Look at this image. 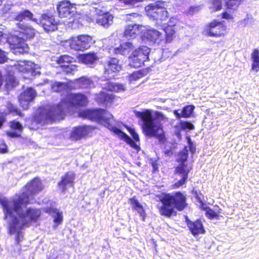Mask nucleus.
I'll use <instances>...</instances> for the list:
<instances>
[{"label": "nucleus", "mask_w": 259, "mask_h": 259, "mask_svg": "<svg viewBox=\"0 0 259 259\" xmlns=\"http://www.w3.org/2000/svg\"><path fill=\"white\" fill-rule=\"evenodd\" d=\"M23 196L14 201H8L6 197L0 198L4 219L8 217L11 218L9 223V230L10 234L17 233L16 241L17 244L22 239L21 230L24 227H29L32 223L36 222L41 215V211L39 209L31 207L26 209L22 208V204L28 202L27 198L23 199Z\"/></svg>", "instance_id": "obj_1"}, {"label": "nucleus", "mask_w": 259, "mask_h": 259, "mask_svg": "<svg viewBox=\"0 0 259 259\" xmlns=\"http://www.w3.org/2000/svg\"><path fill=\"white\" fill-rule=\"evenodd\" d=\"M80 115L83 118L102 123L117 136L118 138L130 145L132 148L138 151L140 150V147L137 144V142L140 141V138L135 129L131 127L128 129V132L133 138L132 139L126 133L117 127V121L114 119L112 114L106 110L101 108L87 109L81 112Z\"/></svg>", "instance_id": "obj_2"}, {"label": "nucleus", "mask_w": 259, "mask_h": 259, "mask_svg": "<svg viewBox=\"0 0 259 259\" xmlns=\"http://www.w3.org/2000/svg\"><path fill=\"white\" fill-rule=\"evenodd\" d=\"M135 113L142 122V127L146 136L150 138L159 137V131L162 130L161 121L164 118L161 112L156 111L153 113L147 109L142 112L135 111Z\"/></svg>", "instance_id": "obj_3"}, {"label": "nucleus", "mask_w": 259, "mask_h": 259, "mask_svg": "<svg viewBox=\"0 0 259 259\" xmlns=\"http://www.w3.org/2000/svg\"><path fill=\"white\" fill-rule=\"evenodd\" d=\"M186 197L181 192L167 193L161 199L162 205L159 208V213L166 218H170L177 214L175 209L183 210L187 205Z\"/></svg>", "instance_id": "obj_4"}, {"label": "nucleus", "mask_w": 259, "mask_h": 259, "mask_svg": "<svg viewBox=\"0 0 259 259\" xmlns=\"http://www.w3.org/2000/svg\"><path fill=\"white\" fill-rule=\"evenodd\" d=\"M188 157V149L185 146L177 155L176 161L180 164L176 167L175 174L176 180L178 181L175 183L173 187L174 188H178L185 184L188 178V174L191 168L187 167V161Z\"/></svg>", "instance_id": "obj_5"}, {"label": "nucleus", "mask_w": 259, "mask_h": 259, "mask_svg": "<svg viewBox=\"0 0 259 259\" xmlns=\"http://www.w3.org/2000/svg\"><path fill=\"white\" fill-rule=\"evenodd\" d=\"M64 115V108L62 104L40 109L34 116V120L39 124H44L49 121L62 118Z\"/></svg>", "instance_id": "obj_6"}, {"label": "nucleus", "mask_w": 259, "mask_h": 259, "mask_svg": "<svg viewBox=\"0 0 259 259\" xmlns=\"http://www.w3.org/2000/svg\"><path fill=\"white\" fill-rule=\"evenodd\" d=\"M150 49L146 46H141L135 49L128 56V65L133 68H139L148 61Z\"/></svg>", "instance_id": "obj_7"}, {"label": "nucleus", "mask_w": 259, "mask_h": 259, "mask_svg": "<svg viewBox=\"0 0 259 259\" xmlns=\"http://www.w3.org/2000/svg\"><path fill=\"white\" fill-rule=\"evenodd\" d=\"M145 12L149 18L154 21L156 25H160L163 21L168 18V12L166 9L159 7L158 4H150L145 8Z\"/></svg>", "instance_id": "obj_8"}, {"label": "nucleus", "mask_w": 259, "mask_h": 259, "mask_svg": "<svg viewBox=\"0 0 259 259\" xmlns=\"http://www.w3.org/2000/svg\"><path fill=\"white\" fill-rule=\"evenodd\" d=\"M42 189V187L39 179L36 178L33 179L30 183L26 185L25 190L18 195L17 198H13L12 199H8V201L16 200L20 198L21 196L23 195L22 196L23 198V199L27 198L28 199V202L23 203L22 204V208H23V209H26L27 208L26 207L27 205L30 203V197L40 192Z\"/></svg>", "instance_id": "obj_9"}, {"label": "nucleus", "mask_w": 259, "mask_h": 259, "mask_svg": "<svg viewBox=\"0 0 259 259\" xmlns=\"http://www.w3.org/2000/svg\"><path fill=\"white\" fill-rule=\"evenodd\" d=\"M8 45L12 52L16 55L23 54L27 52L28 45L25 42V38L18 35H10L9 36Z\"/></svg>", "instance_id": "obj_10"}, {"label": "nucleus", "mask_w": 259, "mask_h": 259, "mask_svg": "<svg viewBox=\"0 0 259 259\" xmlns=\"http://www.w3.org/2000/svg\"><path fill=\"white\" fill-rule=\"evenodd\" d=\"M92 37L88 35H80L73 37L70 40V46L76 51H84L89 49L92 45Z\"/></svg>", "instance_id": "obj_11"}, {"label": "nucleus", "mask_w": 259, "mask_h": 259, "mask_svg": "<svg viewBox=\"0 0 259 259\" xmlns=\"http://www.w3.org/2000/svg\"><path fill=\"white\" fill-rule=\"evenodd\" d=\"M40 23L47 32H52L58 29V21L51 13L43 14L39 19Z\"/></svg>", "instance_id": "obj_12"}, {"label": "nucleus", "mask_w": 259, "mask_h": 259, "mask_svg": "<svg viewBox=\"0 0 259 259\" xmlns=\"http://www.w3.org/2000/svg\"><path fill=\"white\" fill-rule=\"evenodd\" d=\"M59 16L61 18H71L75 13L76 9L69 1L60 2L57 5Z\"/></svg>", "instance_id": "obj_13"}, {"label": "nucleus", "mask_w": 259, "mask_h": 259, "mask_svg": "<svg viewBox=\"0 0 259 259\" xmlns=\"http://www.w3.org/2000/svg\"><path fill=\"white\" fill-rule=\"evenodd\" d=\"M36 95V91L33 88H27L19 96V101L21 106L24 110L27 109L29 108V103L34 100Z\"/></svg>", "instance_id": "obj_14"}, {"label": "nucleus", "mask_w": 259, "mask_h": 259, "mask_svg": "<svg viewBox=\"0 0 259 259\" xmlns=\"http://www.w3.org/2000/svg\"><path fill=\"white\" fill-rule=\"evenodd\" d=\"M104 67L105 74L107 75L110 78L114 76L113 75H110L111 73L118 72L121 69L119 59L114 57L109 58L105 62Z\"/></svg>", "instance_id": "obj_15"}, {"label": "nucleus", "mask_w": 259, "mask_h": 259, "mask_svg": "<svg viewBox=\"0 0 259 259\" xmlns=\"http://www.w3.org/2000/svg\"><path fill=\"white\" fill-rule=\"evenodd\" d=\"M67 101L70 107L84 106L88 103V99L82 94H72L68 96Z\"/></svg>", "instance_id": "obj_16"}, {"label": "nucleus", "mask_w": 259, "mask_h": 259, "mask_svg": "<svg viewBox=\"0 0 259 259\" xmlns=\"http://www.w3.org/2000/svg\"><path fill=\"white\" fill-rule=\"evenodd\" d=\"M225 29V26L219 21H214L209 24V26L205 30L206 34L212 37H220Z\"/></svg>", "instance_id": "obj_17"}, {"label": "nucleus", "mask_w": 259, "mask_h": 259, "mask_svg": "<svg viewBox=\"0 0 259 259\" xmlns=\"http://www.w3.org/2000/svg\"><path fill=\"white\" fill-rule=\"evenodd\" d=\"M75 174L71 171L67 172L61 177V180L58 184L62 193H65L67 187H72L74 184Z\"/></svg>", "instance_id": "obj_18"}, {"label": "nucleus", "mask_w": 259, "mask_h": 259, "mask_svg": "<svg viewBox=\"0 0 259 259\" xmlns=\"http://www.w3.org/2000/svg\"><path fill=\"white\" fill-rule=\"evenodd\" d=\"M100 84L103 90L114 92H123L125 90V88L122 84L113 82L108 79L101 80Z\"/></svg>", "instance_id": "obj_19"}, {"label": "nucleus", "mask_w": 259, "mask_h": 259, "mask_svg": "<svg viewBox=\"0 0 259 259\" xmlns=\"http://www.w3.org/2000/svg\"><path fill=\"white\" fill-rule=\"evenodd\" d=\"M18 28L20 29L19 34L21 37L26 39H31L35 35V30L24 22H18L16 24Z\"/></svg>", "instance_id": "obj_20"}, {"label": "nucleus", "mask_w": 259, "mask_h": 259, "mask_svg": "<svg viewBox=\"0 0 259 259\" xmlns=\"http://www.w3.org/2000/svg\"><path fill=\"white\" fill-rule=\"evenodd\" d=\"M14 19L19 22H23V20L31 21L36 24H39V19L36 18L34 15L29 10L24 9L18 12Z\"/></svg>", "instance_id": "obj_21"}, {"label": "nucleus", "mask_w": 259, "mask_h": 259, "mask_svg": "<svg viewBox=\"0 0 259 259\" xmlns=\"http://www.w3.org/2000/svg\"><path fill=\"white\" fill-rule=\"evenodd\" d=\"M142 25L137 24H130L124 28L123 36L127 39L135 38L140 33Z\"/></svg>", "instance_id": "obj_22"}, {"label": "nucleus", "mask_w": 259, "mask_h": 259, "mask_svg": "<svg viewBox=\"0 0 259 259\" xmlns=\"http://www.w3.org/2000/svg\"><path fill=\"white\" fill-rule=\"evenodd\" d=\"M194 109L195 106L194 105H189L184 107L182 110H175L173 113L177 119L189 118L191 117L193 114Z\"/></svg>", "instance_id": "obj_23"}, {"label": "nucleus", "mask_w": 259, "mask_h": 259, "mask_svg": "<svg viewBox=\"0 0 259 259\" xmlns=\"http://www.w3.org/2000/svg\"><path fill=\"white\" fill-rule=\"evenodd\" d=\"M113 16L109 12L96 18V22L99 26L107 28L113 23Z\"/></svg>", "instance_id": "obj_24"}, {"label": "nucleus", "mask_w": 259, "mask_h": 259, "mask_svg": "<svg viewBox=\"0 0 259 259\" xmlns=\"http://www.w3.org/2000/svg\"><path fill=\"white\" fill-rule=\"evenodd\" d=\"M175 134L178 139H181V132L186 130H192L194 129V125L190 122L180 120L174 127Z\"/></svg>", "instance_id": "obj_25"}, {"label": "nucleus", "mask_w": 259, "mask_h": 259, "mask_svg": "<svg viewBox=\"0 0 259 259\" xmlns=\"http://www.w3.org/2000/svg\"><path fill=\"white\" fill-rule=\"evenodd\" d=\"M188 227L194 236L205 233L203 226L200 220H197L194 222H189V223H188Z\"/></svg>", "instance_id": "obj_26"}, {"label": "nucleus", "mask_w": 259, "mask_h": 259, "mask_svg": "<svg viewBox=\"0 0 259 259\" xmlns=\"http://www.w3.org/2000/svg\"><path fill=\"white\" fill-rule=\"evenodd\" d=\"M89 126L83 125L73 128L71 132V137L72 139L77 140L89 134Z\"/></svg>", "instance_id": "obj_27"}, {"label": "nucleus", "mask_w": 259, "mask_h": 259, "mask_svg": "<svg viewBox=\"0 0 259 259\" xmlns=\"http://www.w3.org/2000/svg\"><path fill=\"white\" fill-rule=\"evenodd\" d=\"M79 59L82 63L92 67V66L98 60V57L95 53L90 52L80 55Z\"/></svg>", "instance_id": "obj_28"}, {"label": "nucleus", "mask_w": 259, "mask_h": 259, "mask_svg": "<svg viewBox=\"0 0 259 259\" xmlns=\"http://www.w3.org/2000/svg\"><path fill=\"white\" fill-rule=\"evenodd\" d=\"M134 46L130 41H126L120 44L119 47L114 49V53L116 54L126 55L134 49Z\"/></svg>", "instance_id": "obj_29"}, {"label": "nucleus", "mask_w": 259, "mask_h": 259, "mask_svg": "<svg viewBox=\"0 0 259 259\" xmlns=\"http://www.w3.org/2000/svg\"><path fill=\"white\" fill-rule=\"evenodd\" d=\"M45 211L46 213H49L54 218V222L57 225L61 224L63 221V215L61 212L54 207H47L45 208Z\"/></svg>", "instance_id": "obj_30"}, {"label": "nucleus", "mask_w": 259, "mask_h": 259, "mask_svg": "<svg viewBox=\"0 0 259 259\" xmlns=\"http://www.w3.org/2000/svg\"><path fill=\"white\" fill-rule=\"evenodd\" d=\"M129 203L132 205L133 209L135 210L142 218L143 221H145L146 212L143 206L139 203L136 197H133L129 199Z\"/></svg>", "instance_id": "obj_31"}, {"label": "nucleus", "mask_w": 259, "mask_h": 259, "mask_svg": "<svg viewBox=\"0 0 259 259\" xmlns=\"http://www.w3.org/2000/svg\"><path fill=\"white\" fill-rule=\"evenodd\" d=\"M74 84L76 88L85 89L90 88L94 84V83L90 78L82 76L75 80Z\"/></svg>", "instance_id": "obj_32"}, {"label": "nucleus", "mask_w": 259, "mask_h": 259, "mask_svg": "<svg viewBox=\"0 0 259 259\" xmlns=\"http://www.w3.org/2000/svg\"><path fill=\"white\" fill-rule=\"evenodd\" d=\"M91 11L96 17H98L100 15H105L109 12L107 8L101 3L95 4L92 7Z\"/></svg>", "instance_id": "obj_33"}, {"label": "nucleus", "mask_w": 259, "mask_h": 259, "mask_svg": "<svg viewBox=\"0 0 259 259\" xmlns=\"http://www.w3.org/2000/svg\"><path fill=\"white\" fill-rule=\"evenodd\" d=\"M161 33L155 29H149L145 33V37L150 43H155L159 39Z\"/></svg>", "instance_id": "obj_34"}, {"label": "nucleus", "mask_w": 259, "mask_h": 259, "mask_svg": "<svg viewBox=\"0 0 259 259\" xmlns=\"http://www.w3.org/2000/svg\"><path fill=\"white\" fill-rule=\"evenodd\" d=\"M114 99L113 96L107 93L101 92L97 97L96 101L99 104L107 105Z\"/></svg>", "instance_id": "obj_35"}, {"label": "nucleus", "mask_w": 259, "mask_h": 259, "mask_svg": "<svg viewBox=\"0 0 259 259\" xmlns=\"http://www.w3.org/2000/svg\"><path fill=\"white\" fill-rule=\"evenodd\" d=\"M251 59L252 61L251 68L257 72L259 70V50L254 49L251 54Z\"/></svg>", "instance_id": "obj_36"}, {"label": "nucleus", "mask_w": 259, "mask_h": 259, "mask_svg": "<svg viewBox=\"0 0 259 259\" xmlns=\"http://www.w3.org/2000/svg\"><path fill=\"white\" fill-rule=\"evenodd\" d=\"M163 30L165 32L166 41L167 42H171L175 36V34L176 33L173 26L168 25L163 28Z\"/></svg>", "instance_id": "obj_37"}, {"label": "nucleus", "mask_w": 259, "mask_h": 259, "mask_svg": "<svg viewBox=\"0 0 259 259\" xmlns=\"http://www.w3.org/2000/svg\"><path fill=\"white\" fill-rule=\"evenodd\" d=\"M119 3L123 4L124 6L129 8H135L139 6L140 3L143 0H118Z\"/></svg>", "instance_id": "obj_38"}, {"label": "nucleus", "mask_w": 259, "mask_h": 259, "mask_svg": "<svg viewBox=\"0 0 259 259\" xmlns=\"http://www.w3.org/2000/svg\"><path fill=\"white\" fill-rule=\"evenodd\" d=\"M5 82V86L8 90L12 89L17 84L15 77L11 74H9L7 76Z\"/></svg>", "instance_id": "obj_39"}, {"label": "nucleus", "mask_w": 259, "mask_h": 259, "mask_svg": "<svg viewBox=\"0 0 259 259\" xmlns=\"http://www.w3.org/2000/svg\"><path fill=\"white\" fill-rule=\"evenodd\" d=\"M67 85L65 83L62 82L56 81L52 85V90L55 92H59L66 90Z\"/></svg>", "instance_id": "obj_40"}, {"label": "nucleus", "mask_w": 259, "mask_h": 259, "mask_svg": "<svg viewBox=\"0 0 259 259\" xmlns=\"http://www.w3.org/2000/svg\"><path fill=\"white\" fill-rule=\"evenodd\" d=\"M61 66L63 68V71L67 74H73L74 72L77 70V66L73 64H62Z\"/></svg>", "instance_id": "obj_41"}, {"label": "nucleus", "mask_w": 259, "mask_h": 259, "mask_svg": "<svg viewBox=\"0 0 259 259\" xmlns=\"http://www.w3.org/2000/svg\"><path fill=\"white\" fill-rule=\"evenodd\" d=\"M227 8L228 9L235 10L240 5L242 0H225Z\"/></svg>", "instance_id": "obj_42"}, {"label": "nucleus", "mask_w": 259, "mask_h": 259, "mask_svg": "<svg viewBox=\"0 0 259 259\" xmlns=\"http://www.w3.org/2000/svg\"><path fill=\"white\" fill-rule=\"evenodd\" d=\"M7 109L10 113H12L20 116H22V113L20 110L17 108V107L11 103H8L7 104Z\"/></svg>", "instance_id": "obj_43"}, {"label": "nucleus", "mask_w": 259, "mask_h": 259, "mask_svg": "<svg viewBox=\"0 0 259 259\" xmlns=\"http://www.w3.org/2000/svg\"><path fill=\"white\" fill-rule=\"evenodd\" d=\"M10 127L12 130L17 131L20 133L23 129L22 124L20 122L15 120L10 122Z\"/></svg>", "instance_id": "obj_44"}, {"label": "nucleus", "mask_w": 259, "mask_h": 259, "mask_svg": "<svg viewBox=\"0 0 259 259\" xmlns=\"http://www.w3.org/2000/svg\"><path fill=\"white\" fill-rule=\"evenodd\" d=\"M72 58L68 56V55H63L60 56L57 62L59 64H63V63H67L70 64V63L72 62Z\"/></svg>", "instance_id": "obj_45"}, {"label": "nucleus", "mask_w": 259, "mask_h": 259, "mask_svg": "<svg viewBox=\"0 0 259 259\" xmlns=\"http://www.w3.org/2000/svg\"><path fill=\"white\" fill-rule=\"evenodd\" d=\"M143 76V74L141 71H136L131 74L129 78L131 81L136 80L138 79L141 78Z\"/></svg>", "instance_id": "obj_46"}, {"label": "nucleus", "mask_w": 259, "mask_h": 259, "mask_svg": "<svg viewBox=\"0 0 259 259\" xmlns=\"http://www.w3.org/2000/svg\"><path fill=\"white\" fill-rule=\"evenodd\" d=\"M32 76H35L40 74L39 67L35 64H32L29 71Z\"/></svg>", "instance_id": "obj_47"}, {"label": "nucleus", "mask_w": 259, "mask_h": 259, "mask_svg": "<svg viewBox=\"0 0 259 259\" xmlns=\"http://www.w3.org/2000/svg\"><path fill=\"white\" fill-rule=\"evenodd\" d=\"M205 215L210 220L217 218L219 216V215L210 208L208 210H207V212H205Z\"/></svg>", "instance_id": "obj_48"}, {"label": "nucleus", "mask_w": 259, "mask_h": 259, "mask_svg": "<svg viewBox=\"0 0 259 259\" xmlns=\"http://www.w3.org/2000/svg\"><path fill=\"white\" fill-rule=\"evenodd\" d=\"M212 8L214 11H218L222 8L221 0H212Z\"/></svg>", "instance_id": "obj_49"}, {"label": "nucleus", "mask_w": 259, "mask_h": 259, "mask_svg": "<svg viewBox=\"0 0 259 259\" xmlns=\"http://www.w3.org/2000/svg\"><path fill=\"white\" fill-rule=\"evenodd\" d=\"M200 10V6H191L188 12H187V14L188 15H193V14H194L195 13H196L197 12H198Z\"/></svg>", "instance_id": "obj_50"}, {"label": "nucleus", "mask_w": 259, "mask_h": 259, "mask_svg": "<svg viewBox=\"0 0 259 259\" xmlns=\"http://www.w3.org/2000/svg\"><path fill=\"white\" fill-rule=\"evenodd\" d=\"M7 135L8 136L12 138H19L21 137V133L14 130L7 132Z\"/></svg>", "instance_id": "obj_51"}, {"label": "nucleus", "mask_w": 259, "mask_h": 259, "mask_svg": "<svg viewBox=\"0 0 259 259\" xmlns=\"http://www.w3.org/2000/svg\"><path fill=\"white\" fill-rule=\"evenodd\" d=\"M8 38L9 36L0 31V44H5V42L8 44Z\"/></svg>", "instance_id": "obj_52"}, {"label": "nucleus", "mask_w": 259, "mask_h": 259, "mask_svg": "<svg viewBox=\"0 0 259 259\" xmlns=\"http://www.w3.org/2000/svg\"><path fill=\"white\" fill-rule=\"evenodd\" d=\"M8 60L6 53L2 50L0 49V63H4Z\"/></svg>", "instance_id": "obj_53"}, {"label": "nucleus", "mask_w": 259, "mask_h": 259, "mask_svg": "<svg viewBox=\"0 0 259 259\" xmlns=\"http://www.w3.org/2000/svg\"><path fill=\"white\" fill-rule=\"evenodd\" d=\"M189 150L192 154L194 153L196 151L195 146L194 145L193 142L190 139L188 142Z\"/></svg>", "instance_id": "obj_54"}, {"label": "nucleus", "mask_w": 259, "mask_h": 259, "mask_svg": "<svg viewBox=\"0 0 259 259\" xmlns=\"http://www.w3.org/2000/svg\"><path fill=\"white\" fill-rule=\"evenodd\" d=\"M249 16V15L248 14H247L246 17L245 18H244V19H243L239 22V23H238L239 25L241 26H243V27L246 26L248 23Z\"/></svg>", "instance_id": "obj_55"}, {"label": "nucleus", "mask_w": 259, "mask_h": 259, "mask_svg": "<svg viewBox=\"0 0 259 259\" xmlns=\"http://www.w3.org/2000/svg\"><path fill=\"white\" fill-rule=\"evenodd\" d=\"M8 151V147L6 144H3L0 145V153H6Z\"/></svg>", "instance_id": "obj_56"}, {"label": "nucleus", "mask_w": 259, "mask_h": 259, "mask_svg": "<svg viewBox=\"0 0 259 259\" xmlns=\"http://www.w3.org/2000/svg\"><path fill=\"white\" fill-rule=\"evenodd\" d=\"M6 121V116L2 113H0V128L3 126L4 123Z\"/></svg>", "instance_id": "obj_57"}, {"label": "nucleus", "mask_w": 259, "mask_h": 259, "mask_svg": "<svg viewBox=\"0 0 259 259\" xmlns=\"http://www.w3.org/2000/svg\"><path fill=\"white\" fill-rule=\"evenodd\" d=\"M222 18L223 19H231L233 18V16L230 15L229 13L225 12L224 13H223L222 14Z\"/></svg>", "instance_id": "obj_58"}, {"label": "nucleus", "mask_w": 259, "mask_h": 259, "mask_svg": "<svg viewBox=\"0 0 259 259\" xmlns=\"http://www.w3.org/2000/svg\"><path fill=\"white\" fill-rule=\"evenodd\" d=\"M195 198L197 200V201L199 202L200 205H204V203H203V202L201 200V197L197 193L196 194Z\"/></svg>", "instance_id": "obj_59"}, {"label": "nucleus", "mask_w": 259, "mask_h": 259, "mask_svg": "<svg viewBox=\"0 0 259 259\" xmlns=\"http://www.w3.org/2000/svg\"><path fill=\"white\" fill-rule=\"evenodd\" d=\"M152 166L154 171H156V170H158V165H157V164L155 162H153L152 163Z\"/></svg>", "instance_id": "obj_60"}, {"label": "nucleus", "mask_w": 259, "mask_h": 259, "mask_svg": "<svg viewBox=\"0 0 259 259\" xmlns=\"http://www.w3.org/2000/svg\"><path fill=\"white\" fill-rule=\"evenodd\" d=\"M201 205V208L203 210H205L206 212H207V210H208L210 208L206 205V204H204V205Z\"/></svg>", "instance_id": "obj_61"}, {"label": "nucleus", "mask_w": 259, "mask_h": 259, "mask_svg": "<svg viewBox=\"0 0 259 259\" xmlns=\"http://www.w3.org/2000/svg\"><path fill=\"white\" fill-rule=\"evenodd\" d=\"M3 75L2 74L1 72L0 71V88L1 87L2 85L3 84Z\"/></svg>", "instance_id": "obj_62"}, {"label": "nucleus", "mask_w": 259, "mask_h": 259, "mask_svg": "<svg viewBox=\"0 0 259 259\" xmlns=\"http://www.w3.org/2000/svg\"><path fill=\"white\" fill-rule=\"evenodd\" d=\"M185 222L187 224V225L188 226V223H189V222H192L191 220H190L187 216H185Z\"/></svg>", "instance_id": "obj_63"}, {"label": "nucleus", "mask_w": 259, "mask_h": 259, "mask_svg": "<svg viewBox=\"0 0 259 259\" xmlns=\"http://www.w3.org/2000/svg\"><path fill=\"white\" fill-rule=\"evenodd\" d=\"M3 0H0V6L2 4Z\"/></svg>", "instance_id": "obj_64"}]
</instances>
